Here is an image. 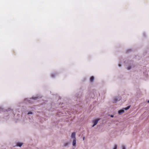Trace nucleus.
Returning <instances> with one entry per match:
<instances>
[{"label": "nucleus", "instance_id": "423d86ee", "mask_svg": "<svg viewBox=\"0 0 149 149\" xmlns=\"http://www.w3.org/2000/svg\"><path fill=\"white\" fill-rule=\"evenodd\" d=\"M22 143H18L17 144V145L18 146H19V147H21L22 146Z\"/></svg>", "mask_w": 149, "mask_h": 149}, {"label": "nucleus", "instance_id": "f8f14e48", "mask_svg": "<svg viewBox=\"0 0 149 149\" xmlns=\"http://www.w3.org/2000/svg\"><path fill=\"white\" fill-rule=\"evenodd\" d=\"M122 149H125V147L124 146H122Z\"/></svg>", "mask_w": 149, "mask_h": 149}, {"label": "nucleus", "instance_id": "f3484780", "mask_svg": "<svg viewBox=\"0 0 149 149\" xmlns=\"http://www.w3.org/2000/svg\"><path fill=\"white\" fill-rule=\"evenodd\" d=\"M148 103H149V100H148Z\"/></svg>", "mask_w": 149, "mask_h": 149}, {"label": "nucleus", "instance_id": "f257e3e1", "mask_svg": "<svg viewBox=\"0 0 149 149\" xmlns=\"http://www.w3.org/2000/svg\"><path fill=\"white\" fill-rule=\"evenodd\" d=\"M99 120V119H97L95 120H94L93 121V127H94V126H95V125H96L97 124Z\"/></svg>", "mask_w": 149, "mask_h": 149}, {"label": "nucleus", "instance_id": "6e6552de", "mask_svg": "<svg viewBox=\"0 0 149 149\" xmlns=\"http://www.w3.org/2000/svg\"><path fill=\"white\" fill-rule=\"evenodd\" d=\"M130 106H128L127 107L125 108L124 109L126 110H127V109H129L130 108Z\"/></svg>", "mask_w": 149, "mask_h": 149}, {"label": "nucleus", "instance_id": "7ed1b4c3", "mask_svg": "<svg viewBox=\"0 0 149 149\" xmlns=\"http://www.w3.org/2000/svg\"><path fill=\"white\" fill-rule=\"evenodd\" d=\"M76 144V139H74L73 143L72 145L73 146H75Z\"/></svg>", "mask_w": 149, "mask_h": 149}, {"label": "nucleus", "instance_id": "f03ea898", "mask_svg": "<svg viewBox=\"0 0 149 149\" xmlns=\"http://www.w3.org/2000/svg\"><path fill=\"white\" fill-rule=\"evenodd\" d=\"M71 137L72 138H73L74 139H76L75 132H74L72 133Z\"/></svg>", "mask_w": 149, "mask_h": 149}, {"label": "nucleus", "instance_id": "20e7f679", "mask_svg": "<svg viewBox=\"0 0 149 149\" xmlns=\"http://www.w3.org/2000/svg\"><path fill=\"white\" fill-rule=\"evenodd\" d=\"M124 110H123V109L121 110H119L118 111V113L119 114H121L122 113H124Z\"/></svg>", "mask_w": 149, "mask_h": 149}, {"label": "nucleus", "instance_id": "9d476101", "mask_svg": "<svg viewBox=\"0 0 149 149\" xmlns=\"http://www.w3.org/2000/svg\"><path fill=\"white\" fill-rule=\"evenodd\" d=\"M68 143H65L64 144V146H67L68 145Z\"/></svg>", "mask_w": 149, "mask_h": 149}, {"label": "nucleus", "instance_id": "39448f33", "mask_svg": "<svg viewBox=\"0 0 149 149\" xmlns=\"http://www.w3.org/2000/svg\"><path fill=\"white\" fill-rule=\"evenodd\" d=\"M94 79V77L93 76H92L91 77L90 79V81L92 82L93 81Z\"/></svg>", "mask_w": 149, "mask_h": 149}, {"label": "nucleus", "instance_id": "ddd939ff", "mask_svg": "<svg viewBox=\"0 0 149 149\" xmlns=\"http://www.w3.org/2000/svg\"><path fill=\"white\" fill-rule=\"evenodd\" d=\"M131 67H128V68H127V69L128 70H130L131 69Z\"/></svg>", "mask_w": 149, "mask_h": 149}, {"label": "nucleus", "instance_id": "1a4fd4ad", "mask_svg": "<svg viewBox=\"0 0 149 149\" xmlns=\"http://www.w3.org/2000/svg\"><path fill=\"white\" fill-rule=\"evenodd\" d=\"M117 146L116 145H115L114 146V148L113 149H117Z\"/></svg>", "mask_w": 149, "mask_h": 149}, {"label": "nucleus", "instance_id": "2eb2a0df", "mask_svg": "<svg viewBox=\"0 0 149 149\" xmlns=\"http://www.w3.org/2000/svg\"><path fill=\"white\" fill-rule=\"evenodd\" d=\"M111 117H113V115H111Z\"/></svg>", "mask_w": 149, "mask_h": 149}, {"label": "nucleus", "instance_id": "0eeeda50", "mask_svg": "<svg viewBox=\"0 0 149 149\" xmlns=\"http://www.w3.org/2000/svg\"><path fill=\"white\" fill-rule=\"evenodd\" d=\"M130 106H128L127 107L125 108L124 109L126 110H127V109H129L130 108Z\"/></svg>", "mask_w": 149, "mask_h": 149}, {"label": "nucleus", "instance_id": "4468645a", "mask_svg": "<svg viewBox=\"0 0 149 149\" xmlns=\"http://www.w3.org/2000/svg\"><path fill=\"white\" fill-rule=\"evenodd\" d=\"M115 100H115V102L116 101H117V100H120V99H119V100H116V98H115Z\"/></svg>", "mask_w": 149, "mask_h": 149}, {"label": "nucleus", "instance_id": "9b49d317", "mask_svg": "<svg viewBox=\"0 0 149 149\" xmlns=\"http://www.w3.org/2000/svg\"><path fill=\"white\" fill-rule=\"evenodd\" d=\"M32 113L31 112H28V114H32Z\"/></svg>", "mask_w": 149, "mask_h": 149}, {"label": "nucleus", "instance_id": "dca6fc26", "mask_svg": "<svg viewBox=\"0 0 149 149\" xmlns=\"http://www.w3.org/2000/svg\"><path fill=\"white\" fill-rule=\"evenodd\" d=\"M84 138H85V137H83V140H84Z\"/></svg>", "mask_w": 149, "mask_h": 149}]
</instances>
